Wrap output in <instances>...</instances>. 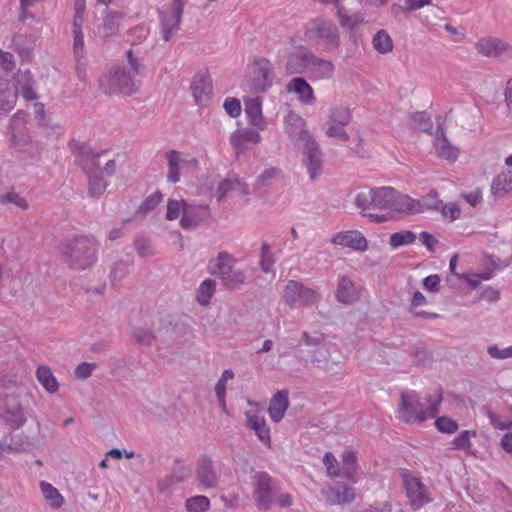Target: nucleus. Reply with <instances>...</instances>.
Listing matches in <instances>:
<instances>
[{"label": "nucleus", "mask_w": 512, "mask_h": 512, "mask_svg": "<svg viewBox=\"0 0 512 512\" xmlns=\"http://www.w3.org/2000/svg\"><path fill=\"white\" fill-rule=\"evenodd\" d=\"M273 489L271 486V478L267 474H259L256 476L254 499L258 507L268 509L272 503Z\"/></svg>", "instance_id": "nucleus-25"}, {"label": "nucleus", "mask_w": 512, "mask_h": 512, "mask_svg": "<svg viewBox=\"0 0 512 512\" xmlns=\"http://www.w3.org/2000/svg\"><path fill=\"white\" fill-rule=\"evenodd\" d=\"M337 17L340 25L347 31H353L364 23V17L360 13L347 14L343 8H337Z\"/></svg>", "instance_id": "nucleus-44"}, {"label": "nucleus", "mask_w": 512, "mask_h": 512, "mask_svg": "<svg viewBox=\"0 0 512 512\" xmlns=\"http://www.w3.org/2000/svg\"><path fill=\"white\" fill-rule=\"evenodd\" d=\"M373 48L380 54H387L393 50V41L385 30H379L372 39Z\"/></svg>", "instance_id": "nucleus-47"}, {"label": "nucleus", "mask_w": 512, "mask_h": 512, "mask_svg": "<svg viewBox=\"0 0 512 512\" xmlns=\"http://www.w3.org/2000/svg\"><path fill=\"white\" fill-rule=\"evenodd\" d=\"M231 192L236 193L239 196H246L249 194V188L247 184L237 176H231Z\"/></svg>", "instance_id": "nucleus-59"}, {"label": "nucleus", "mask_w": 512, "mask_h": 512, "mask_svg": "<svg viewBox=\"0 0 512 512\" xmlns=\"http://www.w3.org/2000/svg\"><path fill=\"white\" fill-rule=\"evenodd\" d=\"M167 161L169 167L167 179L174 184L180 181L181 175H192L199 167V162L195 157L177 151L169 152Z\"/></svg>", "instance_id": "nucleus-12"}, {"label": "nucleus", "mask_w": 512, "mask_h": 512, "mask_svg": "<svg viewBox=\"0 0 512 512\" xmlns=\"http://www.w3.org/2000/svg\"><path fill=\"white\" fill-rule=\"evenodd\" d=\"M438 210H440L442 217L450 222L459 219L461 216L460 207L458 206V204L453 202H450L448 204L442 203Z\"/></svg>", "instance_id": "nucleus-53"}, {"label": "nucleus", "mask_w": 512, "mask_h": 512, "mask_svg": "<svg viewBox=\"0 0 512 512\" xmlns=\"http://www.w3.org/2000/svg\"><path fill=\"white\" fill-rule=\"evenodd\" d=\"M479 298L494 303L499 300L500 291L495 287L487 286L481 291Z\"/></svg>", "instance_id": "nucleus-64"}, {"label": "nucleus", "mask_w": 512, "mask_h": 512, "mask_svg": "<svg viewBox=\"0 0 512 512\" xmlns=\"http://www.w3.org/2000/svg\"><path fill=\"white\" fill-rule=\"evenodd\" d=\"M326 469V474L330 478L342 477L341 468L338 460L331 452H326L322 459Z\"/></svg>", "instance_id": "nucleus-49"}, {"label": "nucleus", "mask_w": 512, "mask_h": 512, "mask_svg": "<svg viewBox=\"0 0 512 512\" xmlns=\"http://www.w3.org/2000/svg\"><path fill=\"white\" fill-rule=\"evenodd\" d=\"M209 216L207 205L191 204L183 198H169L167 201L165 218L169 221L179 220L183 229L195 228Z\"/></svg>", "instance_id": "nucleus-4"}, {"label": "nucleus", "mask_w": 512, "mask_h": 512, "mask_svg": "<svg viewBox=\"0 0 512 512\" xmlns=\"http://www.w3.org/2000/svg\"><path fill=\"white\" fill-rule=\"evenodd\" d=\"M0 416L12 428H18L25 422L22 407L15 398L7 400L5 406L0 409Z\"/></svg>", "instance_id": "nucleus-30"}, {"label": "nucleus", "mask_w": 512, "mask_h": 512, "mask_svg": "<svg viewBox=\"0 0 512 512\" xmlns=\"http://www.w3.org/2000/svg\"><path fill=\"white\" fill-rule=\"evenodd\" d=\"M402 482L405 495L413 509H420L432 500L420 478L411 473H403Z\"/></svg>", "instance_id": "nucleus-14"}, {"label": "nucleus", "mask_w": 512, "mask_h": 512, "mask_svg": "<svg viewBox=\"0 0 512 512\" xmlns=\"http://www.w3.org/2000/svg\"><path fill=\"white\" fill-rule=\"evenodd\" d=\"M415 234L411 231H400L393 233L389 238V245L393 248H398L403 245L411 244L415 241Z\"/></svg>", "instance_id": "nucleus-50"}, {"label": "nucleus", "mask_w": 512, "mask_h": 512, "mask_svg": "<svg viewBox=\"0 0 512 512\" xmlns=\"http://www.w3.org/2000/svg\"><path fill=\"white\" fill-rule=\"evenodd\" d=\"M15 81L16 84L12 87L16 89V92H19L25 100L31 101L37 98L35 82L29 70L19 71Z\"/></svg>", "instance_id": "nucleus-34"}, {"label": "nucleus", "mask_w": 512, "mask_h": 512, "mask_svg": "<svg viewBox=\"0 0 512 512\" xmlns=\"http://www.w3.org/2000/svg\"><path fill=\"white\" fill-rule=\"evenodd\" d=\"M433 147L437 157L442 160L454 163L459 158L460 149L446 138L441 129H438L435 133Z\"/></svg>", "instance_id": "nucleus-23"}, {"label": "nucleus", "mask_w": 512, "mask_h": 512, "mask_svg": "<svg viewBox=\"0 0 512 512\" xmlns=\"http://www.w3.org/2000/svg\"><path fill=\"white\" fill-rule=\"evenodd\" d=\"M2 203H10L22 210L28 209L29 205L25 198L15 192H9L1 197Z\"/></svg>", "instance_id": "nucleus-56"}, {"label": "nucleus", "mask_w": 512, "mask_h": 512, "mask_svg": "<svg viewBox=\"0 0 512 512\" xmlns=\"http://www.w3.org/2000/svg\"><path fill=\"white\" fill-rule=\"evenodd\" d=\"M163 196L161 192L156 191L147 197L141 204L139 211L142 213H148L153 211L162 201Z\"/></svg>", "instance_id": "nucleus-55"}, {"label": "nucleus", "mask_w": 512, "mask_h": 512, "mask_svg": "<svg viewBox=\"0 0 512 512\" xmlns=\"http://www.w3.org/2000/svg\"><path fill=\"white\" fill-rule=\"evenodd\" d=\"M71 149L88 176L90 195L92 197L101 196L106 190L107 182L104 180L102 171L99 168V155L81 143L71 144Z\"/></svg>", "instance_id": "nucleus-6"}, {"label": "nucleus", "mask_w": 512, "mask_h": 512, "mask_svg": "<svg viewBox=\"0 0 512 512\" xmlns=\"http://www.w3.org/2000/svg\"><path fill=\"white\" fill-rule=\"evenodd\" d=\"M374 188L363 189L355 196L354 203L362 211V214L374 208Z\"/></svg>", "instance_id": "nucleus-45"}, {"label": "nucleus", "mask_w": 512, "mask_h": 512, "mask_svg": "<svg viewBox=\"0 0 512 512\" xmlns=\"http://www.w3.org/2000/svg\"><path fill=\"white\" fill-rule=\"evenodd\" d=\"M283 302L292 309L307 307L318 301L317 292L295 280H289L282 294Z\"/></svg>", "instance_id": "nucleus-11"}, {"label": "nucleus", "mask_w": 512, "mask_h": 512, "mask_svg": "<svg viewBox=\"0 0 512 512\" xmlns=\"http://www.w3.org/2000/svg\"><path fill=\"white\" fill-rule=\"evenodd\" d=\"M261 139L258 129L245 128L234 131L230 136V143L240 153L245 151L249 145L259 143Z\"/></svg>", "instance_id": "nucleus-26"}, {"label": "nucleus", "mask_w": 512, "mask_h": 512, "mask_svg": "<svg viewBox=\"0 0 512 512\" xmlns=\"http://www.w3.org/2000/svg\"><path fill=\"white\" fill-rule=\"evenodd\" d=\"M297 147L301 152V163L306 169L309 179L311 181L317 180L323 170V152L318 142L314 138Z\"/></svg>", "instance_id": "nucleus-13"}, {"label": "nucleus", "mask_w": 512, "mask_h": 512, "mask_svg": "<svg viewBox=\"0 0 512 512\" xmlns=\"http://www.w3.org/2000/svg\"><path fill=\"white\" fill-rule=\"evenodd\" d=\"M374 208L389 212L419 214L424 212L425 204L408 195H403L392 187L374 188Z\"/></svg>", "instance_id": "nucleus-5"}, {"label": "nucleus", "mask_w": 512, "mask_h": 512, "mask_svg": "<svg viewBox=\"0 0 512 512\" xmlns=\"http://www.w3.org/2000/svg\"><path fill=\"white\" fill-rule=\"evenodd\" d=\"M476 436L477 432L475 430L462 431L452 440L451 445L456 450H461L467 454L475 455L472 439Z\"/></svg>", "instance_id": "nucleus-41"}, {"label": "nucleus", "mask_w": 512, "mask_h": 512, "mask_svg": "<svg viewBox=\"0 0 512 512\" xmlns=\"http://www.w3.org/2000/svg\"><path fill=\"white\" fill-rule=\"evenodd\" d=\"M435 426L440 432L447 434H453L458 430V423L446 416L439 417L435 421Z\"/></svg>", "instance_id": "nucleus-54"}, {"label": "nucleus", "mask_w": 512, "mask_h": 512, "mask_svg": "<svg viewBox=\"0 0 512 512\" xmlns=\"http://www.w3.org/2000/svg\"><path fill=\"white\" fill-rule=\"evenodd\" d=\"M39 486L44 499L50 507H62L64 504V498L54 486L46 481H41Z\"/></svg>", "instance_id": "nucleus-42"}, {"label": "nucleus", "mask_w": 512, "mask_h": 512, "mask_svg": "<svg viewBox=\"0 0 512 512\" xmlns=\"http://www.w3.org/2000/svg\"><path fill=\"white\" fill-rule=\"evenodd\" d=\"M342 459V477L355 482V474L357 471V455L352 449H346L341 455Z\"/></svg>", "instance_id": "nucleus-40"}, {"label": "nucleus", "mask_w": 512, "mask_h": 512, "mask_svg": "<svg viewBox=\"0 0 512 512\" xmlns=\"http://www.w3.org/2000/svg\"><path fill=\"white\" fill-rule=\"evenodd\" d=\"M245 114L248 123L256 129L263 131L267 127V122L262 113V102L260 98H248L245 100Z\"/></svg>", "instance_id": "nucleus-29"}, {"label": "nucleus", "mask_w": 512, "mask_h": 512, "mask_svg": "<svg viewBox=\"0 0 512 512\" xmlns=\"http://www.w3.org/2000/svg\"><path fill=\"white\" fill-rule=\"evenodd\" d=\"M82 25L73 24V53L78 62L85 58V41Z\"/></svg>", "instance_id": "nucleus-46"}, {"label": "nucleus", "mask_w": 512, "mask_h": 512, "mask_svg": "<svg viewBox=\"0 0 512 512\" xmlns=\"http://www.w3.org/2000/svg\"><path fill=\"white\" fill-rule=\"evenodd\" d=\"M96 369V364L82 362L75 369V377L78 379H87L92 375V372Z\"/></svg>", "instance_id": "nucleus-61"}, {"label": "nucleus", "mask_w": 512, "mask_h": 512, "mask_svg": "<svg viewBox=\"0 0 512 512\" xmlns=\"http://www.w3.org/2000/svg\"><path fill=\"white\" fill-rule=\"evenodd\" d=\"M274 262H275V260H274L272 252L270 251V248L268 247V245H263L262 252H261V261H260L261 269L265 273H269L272 270Z\"/></svg>", "instance_id": "nucleus-58"}, {"label": "nucleus", "mask_w": 512, "mask_h": 512, "mask_svg": "<svg viewBox=\"0 0 512 512\" xmlns=\"http://www.w3.org/2000/svg\"><path fill=\"white\" fill-rule=\"evenodd\" d=\"M314 54L304 46H296L289 53L286 71L288 74H306Z\"/></svg>", "instance_id": "nucleus-19"}, {"label": "nucleus", "mask_w": 512, "mask_h": 512, "mask_svg": "<svg viewBox=\"0 0 512 512\" xmlns=\"http://www.w3.org/2000/svg\"><path fill=\"white\" fill-rule=\"evenodd\" d=\"M126 63L112 65L99 79V87L106 94L132 95L139 89L136 76L144 69L142 61L132 50L125 53Z\"/></svg>", "instance_id": "nucleus-1"}, {"label": "nucleus", "mask_w": 512, "mask_h": 512, "mask_svg": "<svg viewBox=\"0 0 512 512\" xmlns=\"http://www.w3.org/2000/svg\"><path fill=\"white\" fill-rule=\"evenodd\" d=\"M247 403L250 409L244 413L246 426L255 432L256 436L263 444L270 445V428L266 423L260 404L251 400H247Z\"/></svg>", "instance_id": "nucleus-15"}, {"label": "nucleus", "mask_w": 512, "mask_h": 512, "mask_svg": "<svg viewBox=\"0 0 512 512\" xmlns=\"http://www.w3.org/2000/svg\"><path fill=\"white\" fill-rule=\"evenodd\" d=\"M216 291V281L213 279H205L202 281L196 292V300L201 306L209 305Z\"/></svg>", "instance_id": "nucleus-43"}, {"label": "nucleus", "mask_w": 512, "mask_h": 512, "mask_svg": "<svg viewBox=\"0 0 512 512\" xmlns=\"http://www.w3.org/2000/svg\"><path fill=\"white\" fill-rule=\"evenodd\" d=\"M359 297V289L347 276H340L336 289V299L344 304H352Z\"/></svg>", "instance_id": "nucleus-33"}, {"label": "nucleus", "mask_w": 512, "mask_h": 512, "mask_svg": "<svg viewBox=\"0 0 512 512\" xmlns=\"http://www.w3.org/2000/svg\"><path fill=\"white\" fill-rule=\"evenodd\" d=\"M351 119L352 115L348 106L339 104L331 107L324 124L325 135L341 142L348 141L349 135L345 128L351 122Z\"/></svg>", "instance_id": "nucleus-9"}, {"label": "nucleus", "mask_w": 512, "mask_h": 512, "mask_svg": "<svg viewBox=\"0 0 512 512\" xmlns=\"http://www.w3.org/2000/svg\"><path fill=\"white\" fill-rule=\"evenodd\" d=\"M490 192L495 198L512 192V170L503 171L496 175L492 179Z\"/></svg>", "instance_id": "nucleus-36"}, {"label": "nucleus", "mask_w": 512, "mask_h": 512, "mask_svg": "<svg viewBox=\"0 0 512 512\" xmlns=\"http://www.w3.org/2000/svg\"><path fill=\"white\" fill-rule=\"evenodd\" d=\"M194 99L198 105L205 104L211 95L212 87L211 82L204 76H197L194 78L191 85Z\"/></svg>", "instance_id": "nucleus-38"}, {"label": "nucleus", "mask_w": 512, "mask_h": 512, "mask_svg": "<svg viewBox=\"0 0 512 512\" xmlns=\"http://www.w3.org/2000/svg\"><path fill=\"white\" fill-rule=\"evenodd\" d=\"M17 101V92L7 79H0V113L10 112Z\"/></svg>", "instance_id": "nucleus-37"}, {"label": "nucleus", "mask_w": 512, "mask_h": 512, "mask_svg": "<svg viewBox=\"0 0 512 512\" xmlns=\"http://www.w3.org/2000/svg\"><path fill=\"white\" fill-rule=\"evenodd\" d=\"M421 204H425L424 211L428 209L438 210L442 201L438 198L436 191H430L424 198L423 201L418 200Z\"/></svg>", "instance_id": "nucleus-60"}, {"label": "nucleus", "mask_w": 512, "mask_h": 512, "mask_svg": "<svg viewBox=\"0 0 512 512\" xmlns=\"http://www.w3.org/2000/svg\"><path fill=\"white\" fill-rule=\"evenodd\" d=\"M478 53L487 57H498L510 50L509 44L495 37H484L476 43Z\"/></svg>", "instance_id": "nucleus-28"}, {"label": "nucleus", "mask_w": 512, "mask_h": 512, "mask_svg": "<svg viewBox=\"0 0 512 512\" xmlns=\"http://www.w3.org/2000/svg\"><path fill=\"white\" fill-rule=\"evenodd\" d=\"M461 196L472 206L476 207L483 201V194L480 188H476L470 192H463Z\"/></svg>", "instance_id": "nucleus-62"}, {"label": "nucleus", "mask_w": 512, "mask_h": 512, "mask_svg": "<svg viewBox=\"0 0 512 512\" xmlns=\"http://www.w3.org/2000/svg\"><path fill=\"white\" fill-rule=\"evenodd\" d=\"M287 92L297 95L298 101L303 105H313L316 96L312 86L302 77H295L286 86Z\"/></svg>", "instance_id": "nucleus-24"}, {"label": "nucleus", "mask_w": 512, "mask_h": 512, "mask_svg": "<svg viewBox=\"0 0 512 512\" xmlns=\"http://www.w3.org/2000/svg\"><path fill=\"white\" fill-rule=\"evenodd\" d=\"M325 500L331 504H345L354 500L355 492L353 488L346 485H336L322 490Z\"/></svg>", "instance_id": "nucleus-31"}, {"label": "nucleus", "mask_w": 512, "mask_h": 512, "mask_svg": "<svg viewBox=\"0 0 512 512\" xmlns=\"http://www.w3.org/2000/svg\"><path fill=\"white\" fill-rule=\"evenodd\" d=\"M126 17L124 12L106 8L103 12V21L96 28V36L102 40H108L117 36Z\"/></svg>", "instance_id": "nucleus-17"}, {"label": "nucleus", "mask_w": 512, "mask_h": 512, "mask_svg": "<svg viewBox=\"0 0 512 512\" xmlns=\"http://www.w3.org/2000/svg\"><path fill=\"white\" fill-rule=\"evenodd\" d=\"M219 476L214 470L213 462L208 456L199 459L196 469V484L201 490L217 487Z\"/></svg>", "instance_id": "nucleus-20"}, {"label": "nucleus", "mask_w": 512, "mask_h": 512, "mask_svg": "<svg viewBox=\"0 0 512 512\" xmlns=\"http://www.w3.org/2000/svg\"><path fill=\"white\" fill-rule=\"evenodd\" d=\"M254 86L256 91L264 92L273 83L274 73L271 62L266 58H259L253 64Z\"/></svg>", "instance_id": "nucleus-21"}, {"label": "nucleus", "mask_w": 512, "mask_h": 512, "mask_svg": "<svg viewBox=\"0 0 512 512\" xmlns=\"http://www.w3.org/2000/svg\"><path fill=\"white\" fill-rule=\"evenodd\" d=\"M99 245L93 237L77 236L66 239L61 253L73 269L85 270L91 267L98 256Z\"/></svg>", "instance_id": "nucleus-3"}, {"label": "nucleus", "mask_w": 512, "mask_h": 512, "mask_svg": "<svg viewBox=\"0 0 512 512\" xmlns=\"http://www.w3.org/2000/svg\"><path fill=\"white\" fill-rule=\"evenodd\" d=\"M36 378L46 392L54 394L58 391L59 383L56 377L54 376L52 370L48 366H39L36 369Z\"/></svg>", "instance_id": "nucleus-39"}, {"label": "nucleus", "mask_w": 512, "mask_h": 512, "mask_svg": "<svg viewBox=\"0 0 512 512\" xmlns=\"http://www.w3.org/2000/svg\"><path fill=\"white\" fill-rule=\"evenodd\" d=\"M288 407V392L284 390L276 392L271 398L268 407V415L270 419L275 423L280 422L284 418Z\"/></svg>", "instance_id": "nucleus-32"}, {"label": "nucleus", "mask_w": 512, "mask_h": 512, "mask_svg": "<svg viewBox=\"0 0 512 512\" xmlns=\"http://www.w3.org/2000/svg\"><path fill=\"white\" fill-rule=\"evenodd\" d=\"M332 243L353 250L364 252L368 249V242L364 235L357 230H348L336 233L332 238Z\"/></svg>", "instance_id": "nucleus-22"}, {"label": "nucleus", "mask_w": 512, "mask_h": 512, "mask_svg": "<svg viewBox=\"0 0 512 512\" xmlns=\"http://www.w3.org/2000/svg\"><path fill=\"white\" fill-rule=\"evenodd\" d=\"M236 259L227 252H220L208 264L211 274L219 277L223 285L236 287L242 285L246 280V272L235 267Z\"/></svg>", "instance_id": "nucleus-7"}, {"label": "nucleus", "mask_w": 512, "mask_h": 512, "mask_svg": "<svg viewBox=\"0 0 512 512\" xmlns=\"http://www.w3.org/2000/svg\"><path fill=\"white\" fill-rule=\"evenodd\" d=\"M12 145L21 152L27 151L31 145V138L27 130V114L18 111L15 113L8 128Z\"/></svg>", "instance_id": "nucleus-16"}, {"label": "nucleus", "mask_w": 512, "mask_h": 512, "mask_svg": "<svg viewBox=\"0 0 512 512\" xmlns=\"http://www.w3.org/2000/svg\"><path fill=\"white\" fill-rule=\"evenodd\" d=\"M487 354L495 360L512 359V345L507 347H501L496 344L490 345L487 347Z\"/></svg>", "instance_id": "nucleus-52"}, {"label": "nucleus", "mask_w": 512, "mask_h": 512, "mask_svg": "<svg viewBox=\"0 0 512 512\" xmlns=\"http://www.w3.org/2000/svg\"><path fill=\"white\" fill-rule=\"evenodd\" d=\"M442 392L436 389L422 397L414 390H405L401 393L397 405V418L405 423L419 424L434 418L440 409Z\"/></svg>", "instance_id": "nucleus-2"}, {"label": "nucleus", "mask_w": 512, "mask_h": 512, "mask_svg": "<svg viewBox=\"0 0 512 512\" xmlns=\"http://www.w3.org/2000/svg\"><path fill=\"white\" fill-rule=\"evenodd\" d=\"M334 70L335 67L331 61L318 58L314 55L306 74H308L312 80L318 81L330 79L334 74Z\"/></svg>", "instance_id": "nucleus-35"}, {"label": "nucleus", "mask_w": 512, "mask_h": 512, "mask_svg": "<svg viewBox=\"0 0 512 512\" xmlns=\"http://www.w3.org/2000/svg\"><path fill=\"white\" fill-rule=\"evenodd\" d=\"M223 107L226 113L232 118L240 116L242 111L240 100L234 97L227 98L224 101Z\"/></svg>", "instance_id": "nucleus-57"}, {"label": "nucleus", "mask_w": 512, "mask_h": 512, "mask_svg": "<svg viewBox=\"0 0 512 512\" xmlns=\"http://www.w3.org/2000/svg\"><path fill=\"white\" fill-rule=\"evenodd\" d=\"M186 3L187 0H172L159 10L160 32L166 42L170 41L179 31Z\"/></svg>", "instance_id": "nucleus-8"}, {"label": "nucleus", "mask_w": 512, "mask_h": 512, "mask_svg": "<svg viewBox=\"0 0 512 512\" xmlns=\"http://www.w3.org/2000/svg\"><path fill=\"white\" fill-rule=\"evenodd\" d=\"M306 35L321 44L325 50H334L339 47L340 36L338 28L331 22L325 19H316L312 21L308 28Z\"/></svg>", "instance_id": "nucleus-10"}, {"label": "nucleus", "mask_w": 512, "mask_h": 512, "mask_svg": "<svg viewBox=\"0 0 512 512\" xmlns=\"http://www.w3.org/2000/svg\"><path fill=\"white\" fill-rule=\"evenodd\" d=\"M211 503L208 497L196 495L186 499L185 509L187 512H206L210 509Z\"/></svg>", "instance_id": "nucleus-48"}, {"label": "nucleus", "mask_w": 512, "mask_h": 512, "mask_svg": "<svg viewBox=\"0 0 512 512\" xmlns=\"http://www.w3.org/2000/svg\"><path fill=\"white\" fill-rule=\"evenodd\" d=\"M284 129L297 146L314 139L304 119L294 112H289L285 117Z\"/></svg>", "instance_id": "nucleus-18"}, {"label": "nucleus", "mask_w": 512, "mask_h": 512, "mask_svg": "<svg viewBox=\"0 0 512 512\" xmlns=\"http://www.w3.org/2000/svg\"><path fill=\"white\" fill-rule=\"evenodd\" d=\"M490 424L498 430H508L512 427V418L500 415L491 410L486 413Z\"/></svg>", "instance_id": "nucleus-51"}, {"label": "nucleus", "mask_w": 512, "mask_h": 512, "mask_svg": "<svg viewBox=\"0 0 512 512\" xmlns=\"http://www.w3.org/2000/svg\"><path fill=\"white\" fill-rule=\"evenodd\" d=\"M458 264V256L454 255L450 259L449 268L451 271V277L448 278V281L453 283L454 278L455 279H462L466 281V283L473 289L477 288L482 281H486L492 278L491 272H484V273H474V272H466V273H457L456 267Z\"/></svg>", "instance_id": "nucleus-27"}, {"label": "nucleus", "mask_w": 512, "mask_h": 512, "mask_svg": "<svg viewBox=\"0 0 512 512\" xmlns=\"http://www.w3.org/2000/svg\"><path fill=\"white\" fill-rule=\"evenodd\" d=\"M279 175V171L276 168H269L263 171L257 178V185L259 187L268 185L273 179Z\"/></svg>", "instance_id": "nucleus-63"}]
</instances>
